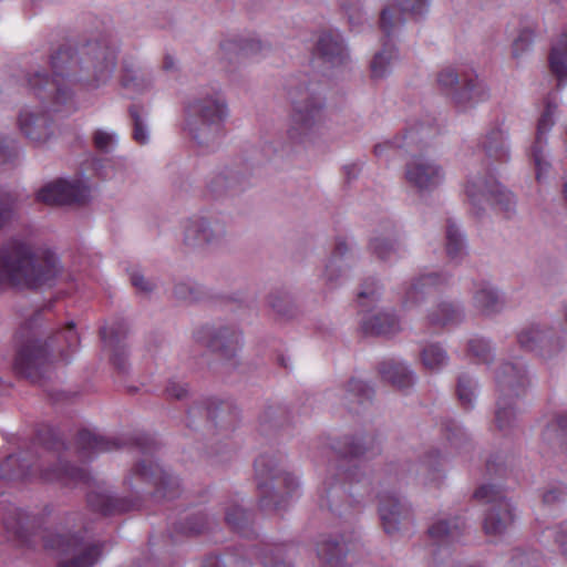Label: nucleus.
I'll use <instances>...</instances> for the list:
<instances>
[{
  "label": "nucleus",
  "mask_w": 567,
  "mask_h": 567,
  "mask_svg": "<svg viewBox=\"0 0 567 567\" xmlns=\"http://www.w3.org/2000/svg\"><path fill=\"white\" fill-rule=\"evenodd\" d=\"M50 64L52 78L34 71L27 82L43 107L55 112L72 101L75 84L96 87L105 83L115 69L116 56L114 50L96 40L79 48L62 45L51 55Z\"/></svg>",
  "instance_id": "1"
},
{
  "label": "nucleus",
  "mask_w": 567,
  "mask_h": 567,
  "mask_svg": "<svg viewBox=\"0 0 567 567\" xmlns=\"http://www.w3.org/2000/svg\"><path fill=\"white\" fill-rule=\"evenodd\" d=\"M42 310L35 311L20 328L19 334L25 339L17 351L13 368L17 374L32 383H42L50 378L53 363L51 352L56 351L64 361L80 344L74 322H69L62 330L47 341L37 338L34 329L41 321Z\"/></svg>",
  "instance_id": "2"
},
{
  "label": "nucleus",
  "mask_w": 567,
  "mask_h": 567,
  "mask_svg": "<svg viewBox=\"0 0 567 567\" xmlns=\"http://www.w3.org/2000/svg\"><path fill=\"white\" fill-rule=\"evenodd\" d=\"M58 271L54 254L38 255L23 240L11 238L0 247V287L35 289L51 284Z\"/></svg>",
  "instance_id": "3"
},
{
  "label": "nucleus",
  "mask_w": 567,
  "mask_h": 567,
  "mask_svg": "<svg viewBox=\"0 0 567 567\" xmlns=\"http://www.w3.org/2000/svg\"><path fill=\"white\" fill-rule=\"evenodd\" d=\"M41 472L45 482H56L63 486L86 485L89 488L86 493L87 506L103 515L122 514L140 508L138 498L111 495L104 483L97 482L85 468L71 465L65 460L58 470L42 467Z\"/></svg>",
  "instance_id": "4"
},
{
  "label": "nucleus",
  "mask_w": 567,
  "mask_h": 567,
  "mask_svg": "<svg viewBox=\"0 0 567 567\" xmlns=\"http://www.w3.org/2000/svg\"><path fill=\"white\" fill-rule=\"evenodd\" d=\"M184 130L200 146H208L219 136L228 116L226 100L220 93L190 99L184 106Z\"/></svg>",
  "instance_id": "5"
},
{
  "label": "nucleus",
  "mask_w": 567,
  "mask_h": 567,
  "mask_svg": "<svg viewBox=\"0 0 567 567\" xmlns=\"http://www.w3.org/2000/svg\"><path fill=\"white\" fill-rule=\"evenodd\" d=\"M292 105L288 137L293 143L308 142L323 120L324 96L318 83L303 82L289 91Z\"/></svg>",
  "instance_id": "6"
},
{
  "label": "nucleus",
  "mask_w": 567,
  "mask_h": 567,
  "mask_svg": "<svg viewBox=\"0 0 567 567\" xmlns=\"http://www.w3.org/2000/svg\"><path fill=\"white\" fill-rule=\"evenodd\" d=\"M132 445L142 457L134 463L124 483L133 487L132 477L134 476L152 484L155 487L156 497L167 499L177 497L181 493L178 477L153 460L159 447L157 441L147 434H140L132 440Z\"/></svg>",
  "instance_id": "7"
},
{
  "label": "nucleus",
  "mask_w": 567,
  "mask_h": 567,
  "mask_svg": "<svg viewBox=\"0 0 567 567\" xmlns=\"http://www.w3.org/2000/svg\"><path fill=\"white\" fill-rule=\"evenodd\" d=\"M254 466L259 507L267 512L281 508L298 487L296 477L270 455L258 456Z\"/></svg>",
  "instance_id": "8"
},
{
  "label": "nucleus",
  "mask_w": 567,
  "mask_h": 567,
  "mask_svg": "<svg viewBox=\"0 0 567 567\" xmlns=\"http://www.w3.org/2000/svg\"><path fill=\"white\" fill-rule=\"evenodd\" d=\"M47 436V439H42L43 446L37 462H31L22 452L8 455L0 463V478L7 482L23 481L34 467L39 471L41 478L45 481L42 476V467L56 470L61 467L64 462L61 452L65 450V443L53 430H49Z\"/></svg>",
  "instance_id": "9"
},
{
  "label": "nucleus",
  "mask_w": 567,
  "mask_h": 567,
  "mask_svg": "<svg viewBox=\"0 0 567 567\" xmlns=\"http://www.w3.org/2000/svg\"><path fill=\"white\" fill-rule=\"evenodd\" d=\"M44 546L62 555L70 556L58 567H93L102 555V545L86 542L78 534L53 533L43 536Z\"/></svg>",
  "instance_id": "10"
},
{
  "label": "nucleus",
  "mask_w": 567,
  "mask_h": 567,
  "mask_svg": "<svg viewBox=\"0 0 567 567\" xmlns=\"http://www.w3.org/2000/svg\"><path fill=\"white\" fill-rule=\"evenodd\" d=\"M347 480L352 483H361L367 480L362 492H354L352 487L348 488L344 484H324L322 493L320 495V506L328 508L332 514L339 517H350L357 509H359L361 499L365 494L370 493V482L365 477V474L359 475V468L355 466L349 470L346 474Z\"/></svg>",
  "instance_id": "11"
},
{
  "label": "nucleus",
  "mask_w": 567,
  "mask_h": 567,
  "mask_svg": "<svg viewBox=\"0 0 567 567\" xmlns=\"http://www.w3.org/2000/svg\"><path fill=\"white\" fill-rule=\"evenodd\" d=\"M436 82L440 90L451 96L453 102L460 106L471 105L487 96L485 87L475 74L458 73L452 66L439 71Z\"/></svg>",
  "instance_id": "12"
},
{
  "label": "nucleus",
  "mask_w": 567,
  "mask_h": 567,
  "mask_svg": "<svg viewBox=\"0 0 567 567\" xmlns=\"http://www.w3.org/2000/svg\"><path fill=\"white\" fill-rule=\"evenodd\" d=\"M474 498L489 505L483 525L486 534L499 535L513 524L514 508L497 486L491 484L480 486L474 493Z\"/></svg>",
  "instance_id": "13"
},
{
  "label": "nucleus",
  "mask_w": 567,
  "mask_h": 567,
  "mask_svg": "<svg viewBox=\"0 0 567 567\" xmlns=\"http://www.w3.org/2000/svg\"><path fill=\"white\" fill-rule=\"evenodd\" d=\"M197 340L213 354L233 361L243 347V332L234 324H213L198 330Z\"/></svg>",
  "instance_id": "14"
},
{
  "label": "nucleus",
  "mask_w": 567,
  "mask_h": 567,
  "mask_svg": "<svg viewBox=\"0 0 567 567\" xmlns=\"http://www.w3.org/2000/svg\"><path fill=\"white\" fill-rule=\"evenodd\" d=\"M466 194L472 205L477 207L476 215L483 209L484 203L498 206L505 212H508L514 204L513 195L492 177L470 182Z\"/></svg>",
  "instance_id": "15"
},
{
  "label": "nucleus",
  "mask_w": 567,
  "mask_h": 567,
  "mask_svg": "<svg viewBox=\"0 0 567 567\" xmlns=\"http://www.w3.org/2000/svg\"><path fill=\"white\" fill-rule=\"evenodd\" d=\"M90 189L81 181L56 179L44 185L37 194V199L47 205L83 204L87 200Z\"/></svg>",
  "instance_id": "16"
},
{
  "label": "nucleus",
  "mask_w": 567,
  "mask_h": 567,
  "mask_svg": "<svg viewBox=\"0 0 567 567\" xmlns=\"http://www.w3.org/2000/svg\"><path fill=\"white\" fill-rule=\"evenodd\" d=\"M378 513L382 527L389 535L398 533L412 523L411 507L394 494L379 495Z\"/></svg>",
  "instance_id": "17"
},
{
  "label": "nucleus",
  "mask_w": 567,
  "mask_h": 567,
  "mask_svg": "<svg viewBox=\"0 0 567 567\" xmlns=\"http://www.w3.org/2000/svg\"><path fill=\"white\" fill-rule=\"evenodd\" d=\"M436 128L430 124L417 123L408 126L401 135L395 136L392 141L374 146V154L380 156L383 150L395 147L404 150L408 154L415 155L422 151L429 142L435 136Z\"/></svg>",
  "instance_id": "18"
},
{
  "label": "nucleus",
  "mask_w": 567,
  "mask_h": 567,
  "mask_svg": "<svg viewBox=\"0 0 567 567\" xmlns=\"http://www.w3.org/2000/svg\"><path fill=\"white\" fill-rule=\"evenodd\" d=\"M497 396L518 400L529 384L526 369L522 362H504L495 374Z\"/></svg>",
  "instance_id": "19"
},
{
  "label": "nucleus",
  "mask_w": 567,
  "mask_h": 567,
  "mask_svg": "<svg viewBox=\"0 0 567 567\" xmlns=\"http://www.w3.org/2000/svg\"><path fill=\"white\" fill-rule=\"evenodd\" d=\"M405 179L419 192H431L443 182L444 171L435 162L417 157L406 164Z\"/></svg>",
  "instance_id": "20"
},
{
  "label": "nucleus",
  "mask_w": 567,
  "mask_h": 567,
  "mask_svg": "<svg viewBox=\"0 0 567 567\" xmlns=\"http://www.w3.org/2000/svg\"><path fill=\"white\" fill-rule=\"evenodd\" d=\"M332 449L342 458H372L381 453V445L375 434L344 435Z\"/></svg>",
  "instance_id": "21"
},
{
  "label": "nucleus",
  "mask_w": 567,
  "mask_h": 567,
  "mask_svg": "<svg viewBox=\"0 0 567 567\" xmlns=\"http://www.w3.org/2000/svg\"><path fill=\"white\" fill-rule=\"evenodd\" d=\"M101 337L105 346L111 350V362L121 374L128 371L127 354L125 351L124 339L127 336V324L123 320H117L111 327L101 328Z\"/></svg>",
  "instance_id": "22"
},
{
  "label": "nucleus",
  "mask_w": 567,
  "mask_h": 567,
  "mask_svg": "<svg viewBox=\"0 0 567 567\" xmlns=\"http://www.w3.org/2000/svg\"><path fill=\"white\" fill-rule=\"evenodd\" d=\"M316 53L324 63L332 66L343 65L350 59L343 38L340 33L331 30L319 34Z\"/></svg>",
  "instance_id": "23"
},
{
  "label": "nucleus",
  "mask_w": 567,
  "mask_h": 567,
  "mask_svg": "<svg viewBox=\"0 0 567 567\" xmlns=\"http://www.w3.org/2000/svg\"><path fill=\"white\" fill-rule=\"evenodd\" d=\"M556 109L557 105L554 104L549 99H547L545 110L542 113L537 123L536 138L532 146V158L536 168V178L538 181L540 179L542 174L544 172H547L549 167V163L546 161L544 154V145L546 143V141L544 140V135L554 125L553 116Z\"/></svg>",
  "instance_id": "24"
},
{
  "label": "nucleus",
  "mask_w": 567,
  "mask_h": 567,
  "mask_svg": "<svg viewBox=\"0 0 567 567\" xmlns=\"http://www.w3.org/2000/svg\"><path fill=\"white\" fill-rule=\"evenodd\" d=\"M22 134L32 143H45L52 135V121L48 114L21 111L18 118Z\"/></svg>",
  "instance_id": "25"
},
{
  "label": "nucleus",
  "mask_w": 567,
  "mask_h": 567,
  "mask_svg": "<svg viewBox=\"0 0 567 567\" xmlns=\"http://www.w3.org/2000/svg\"><path fill=\"white\" fill-rule=\"evenodd\" d=\"M221 225L213 226L205 217H195L190 219L185 228L184 243L189 247H198L214 243L224 236Z\"/></svg>",
  "instance_id": "26"
},
{
  "label": "nucleus",
  "mask_w": 567,
  "mask_h": 567,
  "mask_svg": "<svg viewBox=\"0 0 567 567\" xmlns=\"http://www.w3.org/2000/svg\"><path fill=\"white\" fill-rule=\"evenodd\" d=\"M6 529L21 540H27L42 525V519L20 508H12L3 517Z\"/></svg>",
  "instance_id": "27"
},
{
  "label": "nucleus",
  "mask_w": 567,
  "mask_h": 567,
  "mask_svg": "<svg viewBox=\"0 0 567 567\" xmlns=\"http://www.w3.org/2000/svg\"><path fill=\"white\" fill-rule=\"evenodd\" d=\"M206 416L207 421H210L216 426L228 427L230 422L226 421V416H230V408L224 403L215 402H194L187 410L188 426L195 423L196 419Z\"/></svg>",
  "instance_id": "28"
},
{
  "label": "nucleus",
  "mask_w": 567,
  "mask_h": 567,
  "mask_svg": "<svg viewBox=\"0 0 567 567\" xmlns=\"http://www.w3.org/2000/svg\"><path fill=\"white\" fill-rule=\"evenodd\" d=\"M76 445L83 456H91L102 452H111L122 449L117 439L95 434L89 430H81L78 433Z\"/></svg>",
  "instance_id": "29"
},
{
  "label": "nucleus",
  "mask_w": 567,
  "mask_h": 567,
  "mask_svg": "<svg viewBox=\"0 0 567 567\" xmlns=\"http://www.w3.org/2000/svg\"><path fill=\"white\" fill-rule=\"evenodd\" d=\"M361 329L368 336L389 337L400 332L401 326L394 312L381 311L364 318Z\"/></svg>",
  "instance_id": "30"
},
{
  "label": "nucleus",
  "mask_w": 567,
  "mask_h": 567,
  "mask_svg": "<svg viewBox=\"0 0 567 567\" xmlns=\"http://www.w3.org/2000/svg\"><path fill=\"white\" fill-rule=\"evenodd\" d=\"M246 179L239 171L226 168L215 174L207 184V189L213 196L234 194L244 188Z\"/></svg>",
  "instance_id": "31"
},
{
  "label": "nucleus",
  "mask_w": 567,
  "mask_h": 567,
  "mask_svg": "<svg viewBox=\"0 0 567 567\" xmlns=\"http://www.w3.org/2000/svg\"><path fill=\"white\" fill-rule=\"evenodd\" d=\"M447 281V277L442 274L431 272L422 275L414 279L408 288L403 303L404 306H416L422 302L432 287H437Z\"/></svg>",
  "instance_id": "32"
},
{
  "label": "nucleus",
  "mask_w": 567,
  "mask_h": 567,
  "mask_svg": "<svg viewBox=\"0 0 567 567\" xmlns=\"http://www.w3.org/2000/svg\"><path fill=\"white\" fill-rule=\"evenodd\" d=\"M517 339L520 347L526 350H539L543 355H545V351L550 352L551 331L548 329H542L539 326L533 324L522 330Z\"/></svg>",
  "instance_id": "33"
},
{
  "label": "nucleus",
  "mask_w": 567,
  "mask_h": 567,
  "mask_svg": "<svg viewBox=\"0 0 567 567\" xmlns=\"http://www.w3.org/2000/svg\"><path fill=\"white\" fill-rule=\"evenodd\" d=\"M379 373L382 380L390 382L399 389L410 388L414 383V375L403 363L386 360L379 364Z\"/></svg>",
  "instance_id": "34"
},
{
  "label": "nucleus",
  "mask_w": 567,
  "mask_h": 567,
  "mask_svg": "<svg viewBox=\"0 0 567 567\" xmlns=\"http://www.w3.org/2000/svg\"><path fill=\"white\" fill-rule=\"evenodd\" d=\"M481 147L486 156L495 162L503 163L509 159L505 135L499 127H494L486 133L481 142Z\"/></svg>",
  "instance_id": "35"
},
{
  "label": "nucleus",
  "mask_w": 567,
  "mask_h": 567,
  "mask_svg": "<svg viewBox=\"0 0 567 567\" xmlns=\"http://www.w3.org/2000/svg\"><path fill=\"white\" fill-rule=\"evenodd\" d=\"M494 422L499 432L507 434L517 422V400L497 396Z\"/></svg>",
  "instance_id": "36"
},
{
  "label": "nucleus",
  "mask_w": 567,
  "mask_h": 567,
  "mask_svg": "<svg viewBox=\"0 0 567 567\" xmlns=\"http://www.w3.org/2000/svg\"><path fill=\"white\" fill-rule=\"evenodd\" d=\"M291 423V415L284 404L268 405L259 416L260 430L268 433L272 430L284 429Z\"/></svg>",
  "instance_id": "37"
},
{
  "label": "nucleus",
  "mask_w": 567,
  "mask_h": 567,
  "mask_svg": "<svg viewBox=\"0 0 567 567\" xmlns=\"http://www.w3.org/2000/svg\"><path fill=\"white\" fill-rule=\"evenodd\" d=\"M549 69L560 85L567 80V32L551 45L549 53Z\"/></svg>",
  "instance_id": "38"
},
{
  "label": "nucleus",
  "mask_w": 567,
  "mask_h": 567,
  "mask_svg": "<svg viewBox=\"0 0 567 567\" xmlns=\"http://www.w3.org/2000/svg\"><path fill=\"white\" fill-rule=\"evenodd\" d=\"M464 522L455 517L453 519H440L433 523L429 529V536L437 543L456 540L462 535Z\"/></svg>",
  "instance_id": "39"
},
{
  "label": "nucleus",
  "mask_w": 567,
  "mask_h": 567,
  "mask_svg": "<svg viewBox=\"0 0 567 567\" xmlns=\"http://www.w3.org/2000/svg\"><path fill=\"white\" fill-rule=\"evenodd\" d=\"M374 391L365 382L358 379H350L346 384L344 395L342 398L343 404L353 412H358L357 405L363 404L365 401L371 400Z\"/></svg>",
  "instance_id": "40"
},
{
  "label": "nucleus",
  "mask_w": 567,
  "mask_h": 567,
  "mask_svg": "<svg viewBox=\"0 0 567 567\" xmlns=\"http://www.w3.org/2000/svg\"><path fill=\"white\" fill-rule=\"evenodd\" d=\"M463 317V311L458 306L444 301L429 313L427 320L431 326L445 327L460 323Z\"/></svg>",
  "instance_id": "41"
},
{
  "label": "nucleus",
  "mask_w": 567,
  "mask_h": 567,
  "mask_svg": "<svg viewBox=\"0 0 567 567\" xmlns=\"http://www.w3.org/2000/svg\"><path fill=\"white\" fill-rule=\"evenodd\" d=\"M474 305L483 315L489 316L502 309L503 301L489 284H483L474 295Z\"/></svg>",
  "instance_id": "42"
},
{
  "label": "nucleus",
  "mask_w": 567,
  "mask_h": 567,
  "mask_svg": "<svg viewBox=\"0 0 567 567\" xmlns=\"http://www.w3.org/2000/svg\"><path fill=\"white\" fill-rule=\"evenodd\" d=\"M543 440L553 447L567 451V413L558 414L555 420L547 425L543 433Z\"/></svg>",
  "instance_id": "43"
},
{
  "label": "nucleus",
  "mask_w": 567,
  "mask_h": 567,
  "mask_svg": "<svg viewBox=\"0 0 567 567\" xmlns=\"http://www.w3.org/2000/svg\"><path fill=\"white\" fill-rule=\"evenodd\" d=\"M318 556L321 567H343L342 559L346 556L344 544L336 539H327L318 545Z\"/></svg>",
  "instance_id": "44"
},
{
  "label": "nucleus",
  "mask_w": 567,
  "mask_h": 567,
  "mask_svg": "<svg viewBox=\"0 0 567 567\" xmlns=\"http://www.w3.org/2000/svg\"><path fill=\"white\" fill-rule=\"evenodd\" d=\"M220 48L227 55L249 56L260 52L262 44L259 40L238 38L221 42Z\"/></svg>",
  "instance_id": "45"
},
{
  "label": "nucleus",
  "mask_w": 567,
  "mask_h": 567,
  "mask_svg": "<svg viewBox=\"0 0 567 567\" xmlns=\"http://www.w3.org/2000/svg\"><path fill=\"white\" fill-rule=\"evenodd\" d=\"M269 307L281 318L291 319L298 313V307L293 302L291 296L282 290H276L268 296Z\"/></svg>",
  "instance_id": "46"
},
{
  "label": "nucleus",
  "mask_w": 567,
  "mask_h": 567,
  "mask_svg": "<svg viewBox=\"0 0 567 567\" xmlns=\"http://www.w3.org/2000/svg\"><path fill=\"white\" fill-rule=\"evenodd\" d=\"M210 527V519L207 514L196 512L188 515L184 520L176 523V532L186 536H196L207 532Z\"/></svg>",
  "instance_id": "47"
},
{
  "label": "nucleus",
  "mask_w": 567,
  "mask_h": 567,
  "mask_svg": "<svg viewBox=\"0 0 567 567\" xmlns=\"http://www.w3.org/2000/svg\"><path fill=\"white\" fill-rule=\"evenodd\" d=\"M395 58V48L390 41L383 43L382 50L377 52L371 61V74L374 79L383 78L391 61Z\"/></svg>",
  "instance_id": "48"
},
{
  "label": "nucleus",
  "mask_w": 567,
  "mask_h": 567,
  "mask_svg": "<svg viewBox=\"0 0 567 567\" xmlns=\"http://www.w3.org/2000/svg\"><path fill=\"white\" fill-rule=\"evenodd\" d=\"M257 557L265 567H292L284 557L282 546L262 545L258 548Z\"/></svg>",
  "instance_id": "49"
},
{
  "label": "nucleus",
  "mask_w": 567,
  "mask_h": 567,
  "mask_svg": "<svg viewBox=\"0 0 567 567\" xmlns=\"http://www.w3.org/2000/svg\"><path fill=\"white\" fill-rule=\"evenodd\" d=\"M251 513L239 504H230L225 511L226 523L237 532H245L251 523Z\"/></svg>",
  "instance_id": "50"
},
{
  "label": "nucleus",
  "mask_w": 567,
  "mask_h": 567,
  "mask_svg": "<svg viewBox=\"0 0 567 567\" xmlns=\"http://www.w3.org/2000/svg\"><path fill=\"white\" fill-rule=\"evenodd\" d=\"M476 382L468 373H461L457 378L456 395L460 404L470 410L475 399Z\"/></svg>",
  "instance_id": "51"
},
{
  "label": "nucleus",
  "mask_w": 567,
  "mask_h": 567,
  "mask_svg": "<svg viewBox=\"0 0 567 567\" xmlns=\"http://www.w3.org/2000/svg\"><path fill=\"white\" fill-rule=\"evenodd\" d=\"M349 251V246L344 238L338 237L336 239L334 249L326 266V280L332 284L340 275L338 260L341 259Z\"/></svg>",
  "instance_id": "52"
},
{
  "label": "nucleus",
  "mask_w": 567,
  "mask_h": 567,
  "mask_svg": "<svg viewBox=\"0 0 567 567\" xmlns=\"http://www.w3.org/2000/svg\"><path fill=\"white\" fill-rule=\"evenodd\" d=\"M128 114L133 123V138L138 144H145L148 141V132L144 120L143 107L132 104L128 107Z\"/></svg>",
  "instance_id": "53"
},
{
  "label": "nucleus",
  "mask_w": 567,
  "mask_h": 567,
  "mask_svg": "<svg viewBox=\"0 0 567 567\" xmlns=\"http://www.w3.org/2000/svg\"><path fill=\"white\" fill-rule=\"evenodd\" d=\"M424 367L429 370H437L447 361L445 351L439 344H429L421 352Z\"/></svg>",
  "instance_id": "54"
},
{
  "label": "nucleus",
  "mask_w": 567,
  "mask_h": 567,
  "mask_svg": "<svg viewBox=\"0 0 567 567\" xmlns=\"http://www.w3.org/2000/svg\"><path fill=\"white\" fill-rule=\"evenodd\" d=\"M16 203L17 198L12 193L0 188V230L13 220Z\"/></svg>",
  "instance_id": "55"
},
{
  "label": "nucleus",
  "mask_w": 567,
  "mask_h": 567,
  "mask_svg": "<svg viewBox=\"0 0 567 567\" xmlns=\"http://www.w3.org/2000/svg\"><path fill=\"white\" fill-rule=\"evenodd\" d=\"M446 254L450 258H457L464 250V240L455 224L449 220L446 225Z\"/></svg>",
  "instance_id": "56"
},
{
  "label": "nucleus",
  "mask_w": 567,
  "mask_h": 567,
  "mask_svg": "<svg viewBox=\"0 0 567 567\" xmlns=\"http://www.w3.org/2000/svg\"><path fill=\"white\" fill-rule=\"evenodd\" d=\"M173 296L177 300L186 302L199 301L203 297V291L197 285L188 282H177L173 288Z\"/></svg>",
  "instance_id": "57"
},
{
  "label": "nucleus",
  "mask_w": 567,
  "mask_h": 567,
  "mask_svg": "<svg viewBox=\"0 0 567 567\" xmlns=\"http://www.w3.org/2000/svg\"><path fill=\"white\" fill-rule=\"evenodd\" d=\"M468 353L481 363H489L493 360L492 349L483 338H473L468 341Z\"/></svg>",
  "instance_id": "58"
},
{
  "label": "nucleus",
  "mask_w": 567,
  "mask_h": 567,
  "mask_svg": "<svg viewBox=\"0 0 567 567\" xmlns=\"http://www.w3.org/2000/svg\"><path fill=\"white\" fill-rule=\"evenodd\" d=\"M121 82H122L123 87L133 90L136 92H141V91L147 89L148 86H151L150 79H145L142 75H140L137 72H134L132 70L124 71V73L121 78Z\"/></svg>",
  "instance_id": "59"
},
{
  "label": "nucleus",
  "mask_w": 567,
  "mask_h": 567,
  "mask_svg": "<svg viewBox=\"0 0 567 567\" xmlns=\"http://www.w3.org/2000/svg\"><path fill=\"white\" fill-rule=\"evenodd\" d=\"M164 394L167 400L185 401L190 398L188 384L176 380L167 382Z\"/></svg>",
  "instance_id": "60"
},
{
  "label": "nucleus",
  "mask_w": 567,
  "mask_h": 567,
  "mask_svg": "<svg viewBox=\"0 0 567 567\" xmlns=\"http://www.w3.org/2000/svg\"><path fill=\"white\" fill-rule=\"evenodd\" d=\"M370 249L381 260H389L396 252L394 245L384 238L372 239Z\"/></svg>",
  "instance_id": "61"
},
{
  "label": "nucleus",
  "mask_w": 567,
  "mask_h": 567,
  "mask_svg": "<svg viewBox=\"0 0 567 567\" xmlns=\"http://www.w3.org/2000/svg\"><path fill=\"white\" fill-rule=\"evenodd\" d=\"M375 301L379 299V285L374 278H367L358 292V301L361 307L365 306L364 300Z\"/></svg>",
  "instance_id": "62"
},
{
  "label": "nucleus",
  "mask_w": 567,
  "mask_h": 567,
  "mask_svg": "<svg viewBox=\"0 0 567 567\" xmlns=\"http://www.w3.org/2000/svg\"><path fill=\"white\" fill-rule=\"evenodd\" d=\"M446 439L455 447H460L462 443L466 442V433L452 420L442 424Z\"/></svg>",
  "instance_id": "63"
},
{
  "label": "nucleus",
  "mask_w": 567,
  "mask_h": 567,
  "mask_svg": "<svg viewBox=\"0 0 567 567\" xmlns=\"http://www.w3.org/2000/svg\"><path fill=\"white\" fill-rule=\"evenodd\" d=\"M94 147L101 153H109L115 144V135L103 130H96L93 134Z\"/></svg>",
  "instance_id": "64"
}]
</instances>
